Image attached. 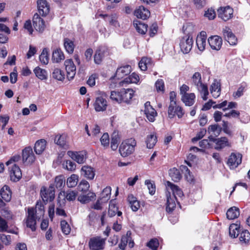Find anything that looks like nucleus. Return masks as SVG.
Segmentation results:
<instances>
[{
  "label": "nucleus",
  "instance_id": "39448f33",
  "mask_svg": "<svg viewBox=\"0 0 250 250\" xmlns=\"http://www.w3.org/2000/svg\"><path fill=\"white\" fill-rule=\"evenodd\" d=\"M192 37L190 35H187L183 37L180 42L181 50L184 54H187L191 50L193 45Z\"/></svg>",
  "mask_w": 250,
  "mask_h": 250
},
{
  "label": "nucleus",
  "instance_id": "e2e57ef3",
  "mask_svg": "<svg viewBox=\"0 0 250 250\" xmlns=\"http://www.w3.org/2000/svg\"><path fill=\"white\" fill-rule=\"evenodd\" d=\"M159 244L157 239H152L147 243V246L152 250H157Z\"/></svg>",
  "mask_w": 250,
  "mask_h": 250
},
{
  "label": "nucleus",
  "instance_id": "7ed1b4c3",
  "mask_svg": "<svg viewBox=\"0 0 250 250\" xmlns=\"http://www.w3.org/2000/svg\"><path fill=\"white\" fill-rule=\"evenodd\" d=\"M41 196L44 204L48 202H51L55 198V188L54 185L51 184L47 188L42 187L41 189Z\"/></svg>",
  "mask_w": 250,
  "mask_h": 250
},
{
  "label": "nucleus",
  "instance_id": "c85d7f7f",
  "mask_svg": "<svg viewBox=\"0 0 250 250\" xmlns=\"http://www.w3.org/2000/svg\"><path fill=\"white\" fill-rule=\"evenodd\" d=\"M210 90L214 98H218L221 93L220 83L217 80H215L210 86Z\"/></svg>",
  "mask_w": 250,
  "mask_h": 250
},
{
  "label": "nucleus",
  "instance_id": "bf43d9fd",
  "mask_svg": "<svg viewBox=\"0 0 250 250\" xmlns=\"http://www.w3.org/2000/svg\"><path fill=\"white\" fill-rule=\"evenodd\" d=\"M61 226L62 230L64 234L67 235L69 234L70 232L71 228L69 225L65 220L61 221Z\"/></svg>",
  "mask_w": 250,
  "mask_h": 250
},
{
  "label": "nucleus",
  "instance_id": "6e6552de",
  "mask_svg": "<svg viewBox=\"0 0 250 250\" xmlns=\"http://www.w3.org/2000/svg\"><path fill=\"white\" fill-rule=\"evenodd\" d=\"M185 112L182 107L175 104L169 105L167 111L168 116L169 118H173L176 115L178 118H181Z\"/></svg>",
  "mask_w": 250,
  "mask_h": 250
},
{
  "label": "nucleus",
  "instance_id": "7c9ffc66",
  "mask_svg": "<svg viewBox=\"0 0 250 250\" xmlns=\"http://www.w3.org/2000/svg\"><path fill=\"white\" fill-rule=\"evenodd\" d=\"M195 95L193 93L182 96L181 100L187 106H191L195 102Z\"/></svg>",
  "mask_w": 250,
  "mask_h": 250
},
{
  "label": "nucleus",
  "instance_id": "774afa93",
  "mask_svg": "<svg viewBox=\"0 0 250 250\" xmlns=\"http://www.w3.org/2000/svg\"><path fill=\"white\" fill-rule=\"evenodd\" d=\"M102 145L104 146H108L109 143V135L108 133H104L100 139Z\"/></svg>",
  "mask_w": 250,
  "mask_h": 250
},
{
  "label": "nucleus",
  "instance_id": "4468645a",
  "mask_svg": "<svg viewBox=\"0 0 250 250\" xmlns=\"http://www.w3.org/2000/svg\"><path fill=\"white\" fill-rule=\"evenodd\" d=\"M144 112L146 117L149 122H153L157 113L154 108L150 105L149 102L145 104Z\"/></svg>",
  "mask_w": 250,
  "mask_h": 250
},
{
  "label": "nucleus",
  "instance_id": "69168bd1",
  "mask_svg": "<svg viewBox=\"0 0 250 250\" xmlns=\"http://www.w3.org/2000/svg\"><path fill=\"white\" fill-rule=\"evenodd\" d=\"M8 228L7 222L0 216V232L7 231Z\"/></svg>",
  "mask_w": 250,
  "mask_h": 250
},
{
  "label": "nucleus",
  "instance_id": "de8ad7c7",
  "mask_svg": "<svg viewBox=\"0 0 250 250\" xmlns=\"http://www.w3.org/2000/svg\"><path fill=\"white\" fill-rule=\"evenodd\" d=\"M139 81V76L137 74L133 73L131 75L125 78L121 83H136Z\"/></svg>",
  "mask_w": 250,
  "mask_h": 250
},
{
  "label": "nucleus",
  "instance_id": "9d476101",
  "mask_svg": "<svg viewBox=\"0 0 250 250\" xmlns=\"http://www.w3.org/2000/svg\"><path fill=\"white\" fill-rule=\"evenodd\" d=\"M242 156L241 154L232 153L229 156L227 164L230 169L237 167L242 162Z\"/></svg>",
  "mask_w": 250,
  "mask_h": 250
},
{
  "label": "nucleus",
  "instance_id": "c9c22d12",
  "mask_svg": "<svg viewBox=\"0 0 250 250\" xmlns=\"http://www.w3.org/2000/svg\"><path fill=\"white\" fill-rule=\"evenodd\" d=\"M133 25L137 31L141 34H145L147 30V25L139 21H134Z\"/></svg>",
  "mask_w": 250,
  "mask_h": 250
},
{
  "label": "nucleus",
  "instance_id": "603ef678",
  "mask_svg": "<svg viewBox=\"0 0 250 250\" xmlns=\"http://www.w3.org/2000/svg\"><path fill=\"white\" fill-rule=\"evenodd\" d=\"M55 183L56 188L59 189H61L65 185V179L64 176L61 175L56 177Z\"/></svg>",
  "mask_w": 250,
  "mask_h": 250
},
{
  "label": "nucleus",
  "instance_id": "0e129e2a",
  "mask_svg": "<svg viewBox=\"0 0 250 250\" xmlns=\"http://www.w3.org/2000/svg\"><path fill=\"white\" fill-rule=\"evenodd\" d=\"M223 116L228 118L233 117L239 119L240 112L235 110H231L229 112L226 113Z\"/></svg>",
  "mask_w": 250,
  "mask_h": 250
},
{
  "label": "nucleus",
  "instance_id": "4c0bfd02",
  "mask_svg": "<svg viewBox=\"0 0 250 250\" xmlns=\"http://www.w3.org/2000/svg\"><path fill=\"white\" fill-rule=\"evenodd\" d=\"M239 214V209L235 207L229 208L226 213L227 217L229 220H232L237 218Z\"/></svg>",
  "mask_w": 250,
  "mask_h": 250
},
{
  "label": "nucleus",
  "instance_id": "bb28decb",
  "mask_svg": "<svg viewBox=\"0 0 250 250\" xmlns=\"http://www.w3.org/2000/svg\"><path fill=\"white\" fill-rule=\"evenodd\" d=\"M134 91L131 89H121V95L122 98V103H128L133 97Z\"/></svg>",
  "mask_w": 250,
  "mask_h": 250
},
{
  "label": "nucleus",
  "instance_id": "0eeeda50",
  "mask_svg": "<svg viewBox=\"0 0 250 250\" xmlns=\"http://www.w3.org/2000/svg\"><path fill=\"white\" fill-rule=\"evenodd\" d=\"M106 96L105 93H103L101 95L96 98L94 106L96 111H104L106 110L107 106V101L105 99Z\"/></svg>",
  "mask_w": 250,
  "mask_h": 250
},
{
  "label": "nucleus",
  "instance_id": "338daca9",
  "mask_svg": "<svg viewBox=\"0 0 250 250\" xmlns=\"http://www.w3.org/2000/svg\"><path fill=\"white\" fill-rule=\"evenodd\" d=\"M77 196L76 193L74 191H67L65 194V198L69 201L75 200Z\"/></svg>",
  "mask_w": 250,
  "mask_h": 250
},
{
  "label": "nucleus",
  "instance_id": "a18cd8bd",
  "mask_svg": "<svg viewBox=\"0 0 250 250\" xmlns=\"http://www.w3.org/2000/svg\"><path fill=\"white\" fill-rule=\"evenodd\" d=\"M239 240L242 244H248L250 241V233L247 230H244L240 233Z\"/></svg>",
  "mask_w": 250,
  "mask_h": 250
},
{
  "label": "nucleus",
  "instance_id": "f704fd0d",
  "mask_svg": "<svg viewBox=\"0 0 250 250\" xmlns=\"http://www.w3.org/2000/svg\"><path fill=\"white\" fill-rule=\"evenodd\" d=\"M96 197V195L93 192H89L86 195L84 194L79 195L78 200L83 204L89 202Z\"/></svg>",
  "mask_w": 250,
  "mask_h": 250
},
{
  "label": "nucleus",
  "instance_id": "13d9d810",
  "mask_svg": "<svg viewBox=\"0 0 250 250\" xmlns=\"http://www.w3.org/2000/svg\"><path fill=\"white\" fill-rule=\"evenodd\" d=\"M39 59L41 62L44 64H47L48 63L49 58L47 50L46 48L43 49L39 57Z\"/></svg>",
  "mask_w": 250,
  "mask_h": 250
},
{
  "label": "nucleus",
  "instance_id": "c756f323",
  "mask_svg": "<svg viewBox=\"0 0 250 250\" xmlns=\"http://www.w3.org/2000/svg\"><path fill=\"white\" fill-rule=\"evenodd\" d=\"M0 194L1 198L6 202H9L10 201L12 192L8 186L5 185L1 188Z\"/></svg>",
  "mask_w": 250,
  "mask_h": 250
},
{
  "label": "nucleus",
  "instance_id": "3c124183",
  "mask_svg": "<svg viewBox=\"0 0 250 250\" xmlns=\"http://www.w3.org/2000/svg\"><path fill=\"white\" fill-rule=\"evenodd\" d=\"M130 231H128L126 233V236H123L122 237L121 242L119 245V247L120 249L122 250H124L125 249V246H126L129 240H130Z\"/></svg>",
  "mask_w": 250,
  "mask_h": 250
},
{
  "label": "nucleus",
  "instance_id": "6e6d98bb",
  "mask_svg": "<svg viewBox=\"0 0 250 250\" xmlns=\"http://www.w3.org/2000/svg\"><path fill=\"white\" fill-rule=\"evenodd\" d=\"M121 90L120 91H112L110 93V98L113 101L118 103H122Z\"/></svg>",
  "mask_w": 250,
  "mask_h": 250
},
{
  "label": "nucleus",
  "instance_id": "680f3d73",
  "mask_svg": "<svg viewBox=\"0 0 250 250\" xmlns=\"http://www.w3.org/2000/svg\"><path fill=\"white\" fill-rule=\"evenodd\" d=\"M145 184L147 186V188L149 190V193L151 195L154 194L155 192V185L154 183L149 180H146L145 181Z\"/></svg>",
  "mask_w": 250,
  "mask_h": 250
},
{
  "label": "nucleus",
  "instance_id": "37998d69",
  "mask_svg": "<svg viewBox=\"0 0 250 250\" xmlns=\"http://www.w3.org/2000/svg\"><path fill=\"white\" fill-rule=\"evenodd\" d=\"M34 72L36 76L41 80H46L47 78V73L46 71L39 67H36L34 69Z\"/></svg>",
  "mask_w": 250,
  "mask_h": 250
},
{
  "label": "nucleus",
  "instance_id": "473e14b6",
  "mask_svg": "<svg viewBox=\"0 0 250 250\" xmlns=\"http://www.w3.org/2000/svg\"><path fill=\"white\" fill-rule=\"evenodd\" d=\"M64 59V56L61 49H56L53 51L52 61L53 62L58 63Z\"/></svg>",
  "mask_w": 250,
  "mask_h": 250
},
{
  "label": "nucleus",
  "instance_id": "f8f14e48",
  "mask_svg": "<svg viewBox=\"0 0 250 250\" xmlns=\"http://www.w3.org/2000/svg\"><path fill=\"white\" fill-rule=\"evenodd\" d=\"M33 24L36 30L40 33H42L45 28L44 21L38 13L35 14L33 16Z\"/></svg>",
  "mask_w": 250,
  "mask_h": 250
},
{
  "label": "nucleus",
  "instance_id": "c03bdc74",
  "mask_svg": "<svg viewBox=\"0 0 250 250\" xmlns=\"http://www.w3.org/2000/svg\"><path fill=\"white\" fill-rule=\"evenodd\" d=\"M111 188L110 187H107L104 188L101 194V200L104 203H106L110 198Z\"/></svg>",
  "mask_w": 250,
  "mask_h": 250
},
{
  "label": "nucleus",
  "instance_id": "412c9836",
  "mask_svg": "<svg viewBox=\"0 0 250 250\" xmlns=\"http://www.w3.org/2000/svg\"><path fill=\"white\" fill-rule=\"evenodd\" d=\"M107 53V49L105 47H99L95 52L94 56V61L96 64L101 63L103 58Z\"/></svg>",
  "mask_w": 250,
  "mask_h": 250
},
{
  "label": "nucleus",
  "instance_id": "dca6fc26",
  "mask_svg": "<svg viewBox=\"0 0 250 250\" xmlns=\"http://www.w3.org/2000/svg\"><path fill=\"white\" fill-rule=\"evenodd\" d=\"M99 17L103 18L105 21L108 22L109 24L116 28L120 27V23L118 21V15L116 13H112L110 15L102 14L99 15Z\"/></svg>",
  "mask_w": 250,
  "mask_h": 250
},
{
  "label": "nucleus",
  "instance_id": "49530a36",
  "mask_svg": "<svg viewBox=\"0 0 250 250\" xmlns=\"http://www.w3.org/2000/svg\"><path fill=\"white\" fill-rule=\"evenodd\" d=\"M56 144L61 147L66 148L67 145L66 143V136L65 135H57L54 140Z\"/></svg>",
  "mask_w": 250,
  "mask_h": 250
},
{
  "label": "nucleus",
  "instance_id": "ea45409f",
  "mask_svg": "<svg viewBox=\"0 0 250 250\" xmlns=\"http://www.w3.org/2000/svg\"><path fill=\"white\" fill-rule=\"evenodd\" d=\"M240 226L236 224H232L230 225L229 228V234L231 238H236L239 233Z\"/></svg>",
  "mask_w": 250,
  "mask_h": 250
},
{
  "label": "nucleus",
  "instance_id": "864d4df0",
  "mask_svg": "<svg viewBox=\"0 0 250 250\" xmlns=\"http://www.w3.org/2000/svg\"><path fill=\"white\" fill-rule=\"evenodd\" d=\"M62 166L65 169L68 171H73L76 169V165L74 162L70 160H66L63 162Z\"/></svg>",
  "mask_w": 250,
  "mask_h": 250
},
{
  "label": "nucleus",
  "instance_id": "ddd939ff",
  "mask_svg": "<svg viewBox=\"0 0 250 250\" xmlns=\"http://www.w3.org/2000/svg\"><path fill=\"white\" fill-rule=\"evenodd\" d=\"M64 64L67 72V77L68 80L74 78L76 74V66L71 59H68L65 61Z\"/></svg>",
  "mask_w": 250,
  "mask_h": 250
},
{
  "label": "nucleus",
  "instance_id": "20e7f679",
  "mask_svg": "<svg viewBox=\"0 0 250 250\" xmlns=\"http://www.w3.org/2000/svg\"><path fill=\"white\" fill-rule=\"evenodd\" d=\"M36 210L32 208H29L25 223L26 227L30 228L33 231H35L36 229Z\"/></svg>",
  "mask_w": 250,
  "mask_h": 250
},
{
  "label": "nucleus",
  "instance_id": "b1692460",
  "mask_svg": "<svg viewBox=\"0 0 250 250\" xmlns=\"http://www.w3.org/2000/svg\"><path fill=\"white\" fill-rule=\"evenodd\" d=\"M196 45L198 49L203 51L205 49L206 44V33L205 31L200 32V35H198L196 38Z\"/></svg>",
  "mask_w": 250,
  "mask_h": 250
},
{
  "label": "nucleus",
  "instance_id": "aec40b11",
  "mask_svg": "<svg viewBox=\"0 0 250 250\" xmlns=\"http://www.w3.org/2000/svg\"><path fill=\"white\" fill-rule=\"evenodd\" d=\"M224 38L230 45H235L237 42V39L231 30L228 27H225L223 30Z\"/></svg>",
  "mask_w": 250,
  "mask_h": 250
},
{
  "label": "nucleus",
  "instance_id": "5701e85b",
  "mask_svg": "<svg viewBox=\"0 0 250 250\" xmlns=\"http://www.w3.org/2000/svg\"><path fill=\"white\" fill-rule=\"evenodd\" d=\"M150 15L149 11L143 6H140L134 11V15L138 18L146 20Z\"/></svg>",
  "mask_w": 250,
  "mask_h": 250
},
{
  "label": "nucleus",
  "instance_id": "4be33fe9",
  "mask_svg": "<svg viewBox=\"0 0 250 250\" xmlns=\"http://www.w3.org/2000/svg\"><path fill=\"white\" fill-rule=\"evenodd\" d=\"M10 171V177L11 180L14 182L18 181L22 176L21 169L18 166L14 164L11 167H9Z\"/></svg>",
  "mask_w": 250,
  "mask_h": 250
},
{
  "label": "nucleus",
  "instance_id": "8fccbe9b",
  "mask_svg": "<svg viewBox=\"0 0 250 250\" xmlns=\"http://www.w3.org/2000/svg\"><path fill=\"white\" fill-rule=\"evenodd\" d=\"M157 141V137L154 134H150L147 136L146 143L148 148H152L155 145Z\"/></svg>",
  "mask_w": 250,
  "mask_h": 250
},
{
  "label": "nucleus",
  "instance_id": "a878e982",
  "mask_svg": "<svg viewBox=\"0 0 250 250\" xmlns=\"http://www.w3.org/2000/svg\"><path fill=\"white\" fill-rule=\"evenodd\" d=\"M131 66L129 65L121 66L117 69L115 77L118 79H122L131 72Z\"/></svg>",
  "mask_w": 250,
  "mask_h": 250
},
{
  "label": "nucleus",
  "instance_id": "052dcab7",
  "mask_svg": "<svg viewBox=\"0 0 250 250\" xmlns=\"http://www.w3.org/2000/svg\"><path fill=\"white\" fill-rule=\"evenodd\" d=\"M89 188V184L87 181L85 180L82 181L78 186V190L83 193L87 191Z\"/></svg>",
  "mask_w": 250,
  "mask_h": 250
},
{
  "label": "nucleus",
  "instance_id": "1a4fd4ad",
  "mask_svg": "<svg viewBox=\"0 0 250 250\" xmlns=\"http://www.w3.org/2000/svg\"><path fill=\"white\" fill-rule=\"evenodd\" d=\"M166 188L167 190V193L172 195L173 197L177 199V197H182L183 196V193L181 188H180L177 186L172 184V183L167 181L166 184Z\"/></svg>",
  "mask_w": 250,
  "mask_h": 250
},
{
  "label": "nucleus",
  "instance_id": "f03ea898",
  "mask_svg": "<svg viewBox=\"0 0 250 250\" xmlns=\"http://www.w3.org/2000/svg\"><path fill=\"white\" fill-rule=\"evenodd\" d=\"M136 143L134 139L130 138L123 141L119 147V151L123 157H126L134 151Z\"/></svg>",
  "mask_w": 250,
  "mask_h": 250
},
{
  "label": "nucleus",
  "instance_id": "72a5a7b5",
  "mask_svg": "<svg viewBox=\"0 0 250 250\" xmlns=\"http://www.w3.org/2000/svg\"><path fill=\"white\" fill-rule=\"evenodd\" d=\"M46 142L45 140L41 139L37 141L34 146V150L37 154H41L46 147Z\"/></svg>",
  "mask_w": 250,
  "mask_h": 250
},
{
  "label": "nucleus",
  "instance_id": "58836bf2",
  "mask_svg": "<svg viewBox=\"0 0 250 250\" xmlns=\"http://www.w3.org/2000/svg\"><path fill=\"white\" fill-rule=\"evenodd\" d=\"M221 131V128L217 124L209 125L208 129V133L211 134L210 136L212 137H213V136H218L220 134Z\"/></svg>",
  "mask_w": 250,
  "mask_h": 250
},
{
  "label": "nucleus",
  "instance_id": "6ab92c4d",
  "mask_svg": "<svg viewBox=\"0 0 250 250\" xmlns=\"http://www.w3.org/2000/svg\"><path fill=\"white\" fill-rule=\"evenodd\" d=\"M208 42L210 47L215 50H220L222 45V38L217 35L210 37Z\"/></svg>",
  "mask_w": 250,
  "mask_h": 250
},
{
  "label": "nucleus",
  "instance_id": "f3484780",
  "mask_svg": "<svg viewBox=\"0 0 250 250\" xmlns=\"http://www.w3.org/2000/svg\"><path fill=\"white\" fill-rule=\"evenodd\" d=\"M208 139L209 141L216 143L215 148L217 150H220L226 146H230V144L228 139L225 137H221L219 139H215L214 137L209 136Z\"/></svg>",
  "mask_w": 250,
  "mask_h": 250
},
{
  "label": "nucleus",
  "instance_id": "2eb2a0df",
  "mask_svg": "<svg viewBox=\"0 0 250 250\" xmlns=\"http://www.w3.org/2000/svg\"><path fill=\"white\" fill-rule=\"evenodd\" d=\"M68 155L79 164H83L86 160V152L85 151H67Z\"/></svg>",
  "mask_w": 250,
  "mask_h": 250
},
{
  "label": "nucleus",
  "instance_id": "e433bc0d",
  "mask_svg": "<svg viewBox=\"0 0 250 250\" xmlns=\"http://www.w3.org/2000/svg\"><path fill=\"white\" fill-rule=\"evenodd\" d=\"M129 206L133 211H136L140 208V204L136 198L132 194L129 195L127 198Z\"/></svg>",
  "mask_w": 250,
  "mask_h": 250
},
{
  "label": "nucleus",
  "instance_id": "cd10ccee",
  "mask_svg": "<svg viewBox=\"0 0 250 250\" xmlns=\"http://www.w3.org/2000/svg\"><path fill=\"white\" fill-rule=\"evenodd\" d=\"M81 174L86 178L92 180L95 176V172L92 167L84 166L81 168Z\"/></svg>",
  "mask_w": 250,
  "mask_h": 250
},
{
  "label": "nucleus",
  "instance_id": "4d7b16f0",
  "mask_svg": "<svg viewBox=\"0 0 250 250\" xmlns=\"http://www.w3.org/2000/svg\"><path fill=\"white\" fill-rule=\"evenodd\" d=\"M118 210V208L117 207L116 205L113 203L112 201H110L109 205L108 215L110 217L115 216Z\"/></svg>",
  "mask_w": 250,
  "mask_h": 250
},
{
  "label": "nucleus",
  "instance_id": "5fc2aeb1",
  "mask_svg": "<svg viewBox=\"0 0 250 250\" xmlns=\"http://www.w3.org/2000/svg\"><path fill=\"white\" fill-rule=\"evenodd\" d=\"M78 176L76 174H72L68 178L67 185L69 188H73L76 186L78 183Z\"/></svg>",
  "mask_w": 250,
  "mask_h": 250
},
{
  "label": "nucleus",
  "instance_id": "9b49d317",
  "mask_svg": "<svg viewBox=\"0 0 250 250\" xmlns=\"http://www.w3.org/2000/svg\"><path fill=\"white\" fill-rule=\"evenodd\" d=\"M217 12L219 18L224 21H227L232 17L233 9L229 6L225 7H221L217 10Z\"/></svg>",
  "mask_w": 250,
  "mask_h": 250
},
{
  "label": "nucleus",
  "instance_id": "2f4dec72",
  "mask_svg": "<svg viewBox=\"0 0 250 250\" xmlns=\"http://www.w3.org/2000/svg\"><path fill=\"white\" fill-rule=\"evenodd\" d=\"M167 208L166 210L167 212H171L174 208L176 207L175 201H177V199L171 196V194H169L167 193Z\"/></svg>",
  "mask_w": 250,
  "mask_h": 250
},
{
  "label": "nucleus",
  "instance_id": "423d86ee",
  "mask_svg": "<svg viewBox=\"0 0 250 250\" xmlns=\"http://www.w3.org/2000/svg\"><path fill=\"white\" fill-rule=\"evenodd\" d=\"M105 239L97 236L90 238L89 241V247L92 250H103L105 245Z\"/></svg>",
  "mask_w": 250,
  "mask_h": 250
},
{
  "label": "nucleus",
  "instance_id": "393cba45",
  "mask_svg": "<svg viewBox=\"0 0 250 250\" xmlns=\"http://www.w3.org/2000/svg\"><path fill=\"white\" fill-rule=\"evenodd\" d=\"M37 5L41 15L45 16L48 14L49 7L46 0H38Z\"/></svg>",
  "mask_w": 250,
  "mask_h": 250
},
{
  "label": "nucleus",
  "instance_id": "09e8293b",
  "mask_svg": "<svg viewBox=\"0 0 250 250\" xmlns=\"http://www.w3.org/2000/svg\"><path fill=\"white\" fill-rule=\"evenodd\" d=\"M169 174L172 180L174 182H178L181 178L179 170L175 167L169 170Z\"/></svg>",
  "mask_w": 250,
  "mask_h": 250
},
{
  "label": "nucleus",
  "instance_id": "79ce46f5",
  "mask_svg": "<svg viewBox=\"0 0 250 250\" xmlns=\"http://www.w3.org/2000/svg\"><path fill=\"white\" fill-rule=\"evenodd\" d=\"M52 76L54 79L60 81H63L65 79V75L63 72L58 68L54 69Z\"/></svg>",
  "mask_w": 250,
  "mask_h": 250
},
{
  "label": "nucleus",
  "instance_id": "a19ab883",
  "mask_svg": "<svg viewBox=\"0 0 250 250\" xmlns=\"http://www.w3.org/2000/svg\"><path fill=\"white\" fill-rule=\"evenodd\" d=\"M63 45L68 53L72 54L73 53L75 46L73 41L68 38H65L63 40Z\"/></svg>",
  "mask_w": 250,
  "mask_h": 250
},
{
  "label": "nucleus",
  "instance_id": "a211bd4d",
  "mask_svg": "<svg viewBox=\"0 0 250 250\" xmlns=\"http://www.w3.org/2000/svg\"><path fill=\"white\" fill-rule=\"evenodd\" d=\"M35 157L31 147H25L22 150V161L23 163L32 164L34 162Z\"/></svg>",
  "mask_w": 250,
  "mask_h": 250
},
{
  "label": "nucleus",
  "instance_id": "f257e3e1",
  "mask_svg": "<svg viewBox=\"0 0 250 250\" xmlns=\"http://www.w3.org/2000/svg\"><path fill=\"white\" fill-rule=\"evenodd\" d=\"M191 83L194 85L198 91L202 95V97L204 101L208 99V86L202 82L201 75L199 72H195L191 78Z\"/></svg>",
  "mask_w": 250,
  "mask_h": 250
}]
</instances>
